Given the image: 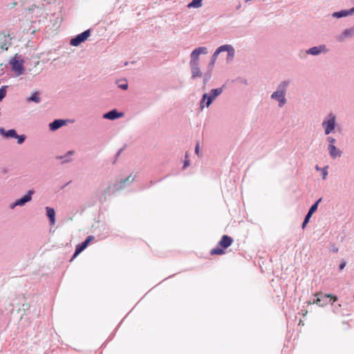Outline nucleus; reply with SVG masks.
Instances as JSON below:
<instances>
[{
    "label": "nucleus",
    "instance_id": "obj_1",
    "mask_svg": "<svg viewBox=\"0 0 354 354\" xmlns=\"http://www.w3.org/2000/svg\"><path fill=\"white\" fill-rule=\"evenodd\" d=\"M135 178L131 176L130 174L129 176L124 179H121L120 181H117L113 185H110L104 189V192L99 196V201L100 203H103L106 200V195H111L115 192L121 190L126 187L127 184L130 185L134 181Z\"/></svg>",
    "mask_w": 354,
    "mask_h": 354
},
{
    "label": "nucleus",
    "instance_id": "obj_2",
    "mask_svg": "<svg viewBox=\"0 0 354 354\" xmlns=\"http://www.w3.org/2000/svg\"><path fill=\"white\" fill-rule=\"evenodd\" d=\"M91 228V233L93 234L90 235V244L97 240L104 239L109 235V229L106 225L102 222L99 221L95 222L92 225Z\"/></svg>",
    "mask_w": 354,
    "mask_h": 354
},
{
    "label": "nucleus",
    "instance_id": "obj_3",
    "mask_svg": "<svg viewBox=\"0 0 354 354\" xmlns=\"http://www.w3.org/2000/svg\"><path fill=\"white\" fill-rule=\"evenodd\" d=\"M225 84L216 88L212 89L209 93H205L203 95L200 101V109L203 111L205 106L209 107L213 102L218 97L223 91Z\"/></svg>",
    "mask_w": 354,
    "mask_h": 354
},
{
    "label": "nucleus",
    "instance_id": "obj_4",
    "mask_svg": "<svg viewBox=\"0 0 354 354\" xmlns=\"http://www.w3.org/2000/svg\"><path fill=\"white\" fill-rule=\"evenodd\" d=\"M233 239L224 234L221 236V240L218 242L216 246L210 250L211 255H223L225 253V250L232 244Z\"/></svg>",
    "mask_w": 354,
    "mask_h": 354
},
{
    "label": "nucleus",
    "instance_id": "obj_5",
    "mask_svg": "<svg viewBox=\"0 0 354 354\" xmlns=\"http://www.w3.org/2000/svg\"><path fill=\"white\" fill-rule=\"evenodd\" d=\"M313 304H316L320 307H324L329 303L333 305V303L337 301L338 297L333 294H325L322 292L316 293L315 295Z\"/></svg>",
    "mask_w": 354,
    "mask_h": 354
},
{
    "label": "nucleus",
    "instance_id": "obj_6",
    "mask_svg": "<svg viewBox=\"0 0 354 354\" xmlns=\"http://www.w3.org/2000/svg\"><path fill=\"white\" fill-rule=\"evenodd\" d=\"M10 64L12 66V70L17 76L21 75L24 71V60L21 56L16 54L13 58L10 61Z\"/></svg>",
    "mask_w": 354,
    "mask_h": 354
},
{
    "label": "nucleus",
    "instance_id": "obj_7",
    "mask_svg": "<svg viewBox=\"0 0 354 354\" xmlns=\"http://www.w3.org/2000/svg\"><path fill=\"white\" fill-rule=\"evenodd\" d=\"M322 127L324 129V133L326 135H329L331 132H333L336 127V118L335 115L330 113L328 115V119H325L322 122Z\"/></svg>",
    "mask_w": 354,
    "mask_h": 354
},
{
    "label": "nucleus",
    "instance_id": "obj_8",
    "mask_svg": "<svg viewBox=\"0 0 354 354\" xmlns=\"http://www.w3.org/2000/svg\"><path fill=\"white\" fill-rule=\"evenodd\" d=\"M208 53L207 48L205 46H200L195 48L190 55L189 64L199 63V56L201 54L205 55Z\"/></svg>",
    "mask_w": 354,
    "mask_h": 354
},
{
    "label": "nucleus",
    "instance_id": "obj_9",
    "mask_svg": "<svg viewBox=\"0 0 354 354\" xmlns=\"http://www.w3.org/2000/svg\"><path fill=\"white\" fill-rule=\"evenodd\" d=\"M328 49L326 48L325 44H320L319 46H313L308 50H306V53L308 55H311L313 56H317L321 53H328Z\"/></svg>",
    "mask_w": 354,
    "mask_h": 354
},
{
    "label": "nucleus",
    "instance_id": "obj_10",
    "mask_svg": "<svg viewBox=\"0 0 354 354\" xmlns=\"http://www.w3.org/2000/svg\"><path fill=\"white\" fill-rule=\"evenodd\" d=\"M227 52V59H232L234 56V48L232 45L225 44L219 46L214 51L216 54L219 55L221 52Z\"/></svg>",
    "mask_w": 354,
    "mask_h": 354
},
{
    "label": "nucleus",
    "instance_id": "obj_11",
    "mask_svg": "<svg viewBox=\"0 0 354 354\" xmlns=\"http://www.w3.org/2000/svg\"><path fill=\"white\" fill-rule=\"evenodd\" d=\"M88 37V30L84 31L82 33L77 35L75 38H73L70 44L73 46H79L82 42L86 41Z\"/></svg>",
    "mask_w": 354,
    "mask_h": 354
},
{
    "label": "nucleus",
    "instance_id": "obj_12",
    "mask_svg": "<svg viewBox=\"0 0 354 354\" xmlns=\"http://www.w3.org/2000/svg\"><path fill=\"white\" fill-rule=\"evenodd\" d=\"M124 116L123 112L118 111L116 109H112L103 114V118L110 120H115Z\"/></svg>",
    "mask_w": 354,
    "mask_h": 354
},
{
    "label": "nucleus",
    "instance_id": "obj_13",
    "mask_svg": "<svg viewBox=\"0 0 354 354\" xmlns=\"http://www.w3.org/2000/svg\"><path fill=\"white\" fill-rule=\"evenodd\" d=\"M192 80H196L198 77H202L203 74L199 67V63L189 64Z\"/></svg>",
    "mask_w": 354,
    "mask_h": 354
},
{
    "label": "nucleus",
    "instance_id": "obj_14",
    "mask_svg": "<svg viewBox=\"0 0 354 354\" xmlns=\"http://www.w3.org/2000/svg\"><path fill=\"white\" fill-rule=\"evenodd\" d=\"M270 97L278 101L279 107H282L286 103V95L282 94L281 92H278L277 91L273 92Z\"/></svg>",
    "mask_w": 354,
    "mask_h": 354
},
{
    "label": "nucleus",
    "instance_id": "obj_15",
    "mask_svg": "<svg viewBox=\"0 0 354 354\" xmlns=\"http://www.w3.org/2000/svg\"><path fill=\"white\" fill-rule=\"evenodd\" d=\"M33 194H34L33 190H29L26 195H25L21 198L15 201V203L13 205H12L11 207L13 208L14 207H15L17 205H20V206L24 205L26 203H27L31 200V196Z\"/></svg>",
    "mask_w": 354,
    "mask_h": 354
},
{
    "label": "nucleus",
    "instance_id": "obj_16",
    "mask_svg": "<svg viewBox=\"0 0 354 354\" xmlns=\"http://www.w3.org/2000/svg\"><path fill=\"white\" fill-rule=\"evenodd\" d=\"M328 151L330 156L333 159H335L337 157H340L342 154V151L337 149L335 145H328Z\"/></svg>",
    "mask_w": 354,
    "mask_h": 354
},
{
    "label": "nucleus",
    "instance_id": "obj_17",
    "mask_svg": "<svg viewBox=\"0 0 354 354\" xmlns=\"http://www.w3.org/2000/svg\"><path fill=\"white\" fill-rule=\"evenodd\" d=\"M88 245V237H87L83 243H82L81 244H79L76 246L75 252L73 257L71 261H72L74 258H75L85 248H86Z\"/></svg>",
    "mask_w": 354,
    "mask_h": 354
},
{
    "label": "nucleus",
    "instance_id": "obj_18",
    "mask_svg": "<svg viewBox=\"0 0 354 354\" xmlns=\"http://www.w3.org/2000/svg\"><path fill=\"white\" fill-rule=\"evenodd\" d=\"M354 35V28L345 29L338 37V41H342L346 37H352Z\"/></svg>",
    "mask_w": 354,
    "mask_h": 354
},
{
    "label": "nucleus",
    "instance_id": "obj_19",
    "mask_svg": "<svg viewBox=\"0 0 354 354\" xmlns=\"http://www.w3.org/2000/svg\"><path fill=\"white\" fill-rule=\"evenodd\" d=\"M66 124V121L63 120H55L53 122H51L49 125L50 129L52 131H55L61 127L64 126Z\"/></svg>",
    "mask_w": 354,
    "mask_h": 354
},
{
    "label": "nucleus",
    "instance_id": "obj_20",
    "mask_svg": "<svg viewBox=\"0 0 354 354\" xmlns=\"http://www.w3.org/2000/svg\"><path fill=\"white\" fill-rule=\"evenodd\" d=\"M290 84V81L289 80H284L283 82H281L277 86V91L278 92H281L282 93V94H283L284 95H286V89H287V87Z\"/></svg>",
    "mask_w": 354,
    "mask_h": 354
},
{
    "label": "nucleus",
    "instance_id": "obj_21",
    "mask_svg": "<svg viewBox=\"0 0 354 354\" xmlns=\"http://www.w3.org/2000/svg\"><path fill=\"white\" fill-rule=\"evenodd\" d=\"M46 209L47 216L50 219V224L54 225L55 223V212L54 209L49 207H46Z\"/></svg>",
    "mask_w": 354,
    "mask_h": 354
},
{
    "label": "nucleus",
    "instance_id": "obj_22",
    "mask_svg": "<svg viewBox=\"0 0 354 354\" xmlns=\"http://www.w3.org/2000/svg\"><path fill=\"white\" fill-rule=\"evenodd\" d=\"M212 73V70L207 69L205 73L203 74V89H205L206 84L211 80Z\"/></svg>",
    "mask_w": 354,
    "mask_h": 354
},
{
    "label": "nucleus",
    "instance_id": "obj_23",
    "mask_svg": "<svg viewBox=\"0 0 354 354\" xmlns=\"http://www.w3.org/2000/svg\"><path fill=\"white\" fill-rule=\"evenodd\" d=\"M8 37L6 34L0 32V49L7 50Z\"/></svg>",
    "mask_w": 354,
    "mask_h": 354
},
{
    "label": "nucleus",
    "instance_id": "obj_24",
    "mask_svg": "<svg viewBox=\"0 0 354 354\" xmlns=\"http://www.w3.org/2000/svg\"><path fill=\"white\" fill-rule=\"evenodd\" d=\"M348 16H349V12H348V10H341L337 11V12H334L332 14V17H333L337 18V19L342 18V17H348Z\"/></svg>",
    "mask_w": 354,
    "mask_h": 354
},
{
    "label": "nucleus",
    "instance_id": "obj_25",
    "mask_svg": "<svg viewBox=\"0 0 354 354\" xmlns=\"http://www.w3.org/2000/svg\"><path fill=\"white\" fill-rule=\"evenodd\" d=\"M115 84L118 85V87L122 90H127L129 87L128 82L126 79L118 80L115 82Z\"/></svg>",
    "mask_w": 354,
    "mask_h": 354
},
{
    "label": "nucleus",
    "instance_id": "obj_26",
    "mask_svg": "<svg viewBox=\"0 0 354 354\" xmlns=\"http://www.w3.org/2000/svg\"><path fill=\"white\" fill-rule=\"evenodd\" d=\"M322 198H319L317 201H315L309 208L308 211V214L313 216V214L317 210L319 203L322 201Z\"/></svg>",
    "mask_w": 354,
    "mask_h": 354
},
{
    "label": "nucleus",
    "instance_id": "obj_27",
    "mask_svg": "<svg viewBox=\"0 0 354 354\" xmlns=\"http://www.w3.org/2000/svg\"><path fill=\"white\" fill-rule=\"evenodd\" d=\"M0 132L6 137H12L15 138V137L17 136V133L15 129H10L8 131H5L3 128H0Z\"/></svg>",
    "mask_w": 354,
    "mask_h": 354
},
{
    "label": "nucleus",
    "instance_id": "obj_28",
    "mask_svg": "<svg viewBox=\"0 0 354 354\" xmlns=\"http://www.w3.org/2000/svg\"><path fill=\"white\" fill-rule=\"evenodd\" d=\"M218 55L216 54L215 52L213 53V55H212L210 62H209V64L207 65V69L212 70V71L213 70L214 64H215V62L217 59Z\"/></svg>",
    "mask_w": 354,
    "mask_h": 354
},
{
    "label": "nucleus",
    "instance_id": "obj_29",
    "mask_svg": "<svg viewBox=\"0 0 354 354\" xmlns=\"http://www.w3.org/2000/svg\"><path fill=\"white\" fill-rule=\"evenodd\" d=\"M203 0H192L188 5V8H198L202 6Z\"/></svg>",
    "mask_w": 354,
    "mask_h": 354
},
{
    "label": "nucleus",
    "instance_id": "obj_30",
    "mask_svg": "<svg viewBox=\"0 0 354 354\" xmlns=\"http://www.w3.org/2000/svg\"><path fill=\"white\" fill-rule=\"evenodd\" d=\"M27 101H32L35 103H39L40 102L39 93L38 92L33 93Z\"/></svg>",
    "mask_w": 354,
    "mask_h": 354
},
{
    "label": "nucleus",
    "instance_id": "obj_31",
    "mask_svg": "<svg viewBox=\"0 0 354 354\" xmlns=\"http://www.w3.org/2000/svg\"><path fill=\"white\" fill-rule=\"evenodd\" d=\"M312 217V215L309 214H306L305 217H304V219L303 221V223L301 224V229L302 230H304L306 227V225H308V223H309L310 221V218Z\"/></svg>",
    "mask_w": 354,
    "mask_h": 354
},
{
    "label": "nucleus",
    "instance_id": "obj_32",
    "mask_svg": "<svg viewBox=\"0 0 354 354\" xmlns=\"http://www.w3.org/2000/svg\"><path fill=\"white\" fill-rule=\"evenodd\" d=\"M328 166H325L324 167H323L321 169L322 178L324 180L326 178L327 176H328Z\"/></svg>",
    "mask_w": 354,
    "mask_h": 354
},
{
    "label": "nucleus",
    "instance_id": "obj_33",
    "mask_svg": "<svg viewBox=\"0 0 354 354\" xmlns=\"http://www.w3.org/2000/svg\"><path fill=\"white\" fill-rule=\"evenodd\" d=\"M15 138L17 139L18 144H21L24 142V140L26 139V136L24 135H21V136L17 135V136L15 137Z\"/></svg>",
    "mask_w": 354,
    "mask_h": 354
},
{
    "label": "nucleus",
    "instance_id": "obj_34",
    "mask_svg": "<svg viewBox=\"0 0 354 354\" xmlns=\"http://www.w3.org/2000/svg\"><path fill=\"white\" fill-rule=\"evenodd\" d=\"M326 140L328 142V145H335L334 144L336 142V140L334 138L331 137V136H328L326 138Z\"/></svg>",
    "mask_w": 354,
    "mask_h": 354
},
{
    "label": "nucleus",
    "instance_id": "obj_35",
    "mask_svg": "<svg viewBox=\"0 0 354 354\" xmlns=\"http://www.w3.org/2000/svg\"><path fill=\"white\" fill-rule=\"evenodd\" d=\"M187 158H188V156H187V153H186L185 160H184L183 166V169H185L186 167H187L189 165V160H188Z\"/></svg>",
    "mask_w": 354,
    "mask_h": 354
},
{
    "label": "nucleus",
    "instance_id": "obj_36",
    "mask_svg": "<svg viewBox=\"0 0 354 354\" xmlns=\"http://www.w3.org/2000/svg\"><path fill=\"white\" fill-rule=\"evenodd\" d=\"M6 89L3 87L0 88V101L6 96Z\"/></svg>",
    "mask_w": 354,
    "mask_h": 354
},
{
    "label": "nucleus",
    "instance_id": "obj_37",
    "mask_svg": "<svg viewBox=\"0 0 354 354\" xmlns=\"http://www.w3.org/2000/svg\"><path fill=\"white\" fill-rule=\"evenodd\" d=\"M330 251L333 253H337L339 251V249L335 246V244H333L330 248Z\"/></svg>",
    "mask_w": 354,
    "mask_h": 354
},
{
    "label": "nucleus",
    "instance_id": "obj_38",
    "mask_svg": "<svg viewBox=\"0 0 354 354\" xmlns=\"http://www.w3.org/2000/svg\"><path fill=\"white\" fill-rule=\"evenodd\" d=\"M194 151H195V153H196L197 156H199V153H200V146H199V143H196V146H195Z\"/></svg>",
    "mask_w": 354,
    "mask_h": 354
},
{
    "label": "nucleus",
    "instance_id": "obj_39",
    "mask_svg": "<svg viewBox=\"0 0 354 354\" xmlns=\"http://www.w3.org/2000/svg\"><path fill=\"white\" fill-rule=\"evenodd\" d=\"M346 265V261H342V262L340 263L339 266V270L340 271H342V270H344V268H345Z\"/></svg>",
    "mask_w": 354,
    "mask_h": 354
},
{
    "label": "nucleus",
    "instance_id": "obj_40",
    "mask_svg": "<svg viewBox=\"0 0 354 354\" xmlns=\"http://www.w3.org/2000/svg\"><path fill=\"white\" fill-rule=\"evenodd\" d=\"M348 10V12H349V15H351L353 14H354V6L350 9Z\"/></svg>",
    "mask_w": 354,
    "mask_h": 354
},
{
    "label": "nucleus",
    "instance_id": "obj_41",
    "mask_svg": "<svg viewBox=\"0 0 354 354\" xmlns=\"http://www.w3.org/2000/svg\"><path fill=\"white\" fill-rule=\"evenodd\" d=\"M123 149H124L123 148H121L120 149H119V150L118 151L117 153L115 154L116 158H118V157L120 155V153H122V151H123Z\"/></svg>",
    "mask_w": 354,
    "mask_h": 354
},
{
    "label": "nucleus",
    "instance_id": "obj_42",
    "mask_svg": "<svg viewBox=\"0 0 354 354\" xmlns=\"http://www.w3.org/2000/svg\"><path fill=\"white\" fill-rule=\"evenodd\" d=\"M315 169H316V170H320L321 169L319 167V166H318V165H316V166H315Z\"/></svg>",
    "mask_w": 354,
    "mask_h": 354
},
{
    "label": "nucleus",
    "instance_id": "obj_43",
    "mask_svg": "<svg viewBox=\"0 0 354 354\" xmlns=\"http://www.w3.org/2000/svg\"><path fill=\"white\" fill-rule=\"evenodd\" d=\"M68 154H73V151H68Z\"/></svg>",
    "mask_w": 354,
    "mask_h": 354
},
{
    "label": "nucleus",
    "instance_id": "obj_44",
    "mask_svg": "<svg viewBox=\"0 0 354 354\" xmlns=\"http://www.w3.org/2000/svg\"><path fill=\"white\" fill-rule=\"evenodd\" d=\"M150 183H151V185H153V181H151Z\"/></svg>",
    "mask_w": 354,
    "mask_h": 354
}]
</instances>
